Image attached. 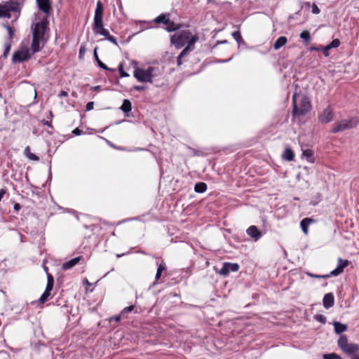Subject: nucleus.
Masks as SVG:
<instances>
[{
  "label": "nucleus",
  "instance_id": "1",
  "mask_svg": "<svg viewBox=\"0 0 359 359\" xmlns=\"http://www.w3.org/2000/svg\"><path fill=\"white\" fill-rule=\"evenodd\" d=\"M21 4L18 0H10L0 4V18H10L11 13L15 14V20H16L21 11Z\"/></svg>",
  "mask_w": 359,
  "mask_h": 359
},
{
  "label": "nucleus",
  "instance_id": "2",
  "mask_svg": "<svg viewBox=\"0 0 359 359\" xmlns=\"http://www.w3.org/2000/svg\"><path fill=\"white\" fill-rule=\"evenodd\" d=\"M158 68L155 67H149L147 69L135 67L133 76L139 81L142 83H152L153 78L158 76Z\"/></svg>",
  "mask_w": 359,
  "mask_h": 359
},
{
  "label": "nucleus",
  "instance_id": "3",
  "mask_svg": "<svg viewBox=\"0 0 359 359\" xmlns=\"http://www.w3.org/2000/svg\"><path fill=\"white\" fill-rule=\"evenodd\" d=\"M293 116H303L311 110V105L309 98L306 96H302L300 100L299 105L297 102V95L294 94L292 97Z\"/></svg>",
  "mask_w": 359,
  "mask_h": 359
},
{
  "label": "nucleus",
  "instance_id": "4",
  "mask_svg": "<svg viewBox=\"0 0 359 359\" xmlns=\"http://www.w3.org/2000/svg\"><path fill=\"white\" fill-rule=\"evenodd\" d=\"M193 36H194L189 30H180L171 36L170 41L176 48L179 49L183 47L185 44H188L189 41Z\"/></svg>",
  "mask_w": 359,
  "mask_h": 359
},
{
  "label": "nucleus",
  "instance_id": "5",
  "mask_svg": "<svg viewBox=\"0 0 359 359\" xmlns=\"http://www.w3.org/2000/svg\"><path fill=\"white\" fill-rule=\"evenodd\" d=\"M359 119L357 117H352L349 119L343 120L333 126L331 133H337L340 131L349 130L358 126Z\"/></svg>",
  "mask_w": 359,
  "mask_h": 359
},
{
  "label": "nucleus",
  "instance_id": "6",
  "mask_svg": "<svg viewBox=\"0 0 359 359\" xmlns=\"http://www.w3.org/2000/svg\"><path fill=\"white\" fill-rule=\"evenodd\" d=\"M48 28L46 21H40L36 22L32 29V36L41 38L44 39V34Z\"/></svg>",
  "mask_w": 359,
  "mask_h": 359
},
{
  "label": "nucleus",
  "instance_id": "7",
  "mask_svg": "<svg viewBox=\"0 0 359 359\" xmlns=\"http://www.w3.org/2000/svg\"><path fill=\"white\" fill-rule=\"evenodd\" d=\"M30 57L29 51L27 48L20 49L14 53L12 60L13 62H22Z\"/></svg>",
  "mask_w": 359,
  "mask_h": 359
},
{
  "label": "nucleus",
  "instance_id": "8",
  "mask_svg": "<svg viewBox=\"0 0 359 359\" xmlns=\"http://www.w3.org/2000/svg\"><path fill=\"white\" fill-rule=\"evenodd\" d=\"M103 16V5L100 1H98L96 4V8L95 11V15L93 20V24L96 25L97 27H100L102 25Z\"/></svg>",
  "mask_w": 359,
  "mask_h": 359
},
{
  "label": "nucleus",
  "instance_id": "9",
  "mask_svg": "<svg viewBox=\"0 0 359 359\" xmlns=\"http://www.w3.org/2000/svg\"><path fill=\"white\" fill-rule=\"evenodd\" d=\"M239 269V265L236 263L225 262L219 270V273L226 276L230 272H236Z\"/></svg>",
  "mask_w": 359,
  "mask_h": 359
},
{
  "label": "nucleus",
  "instance_id": "10",
  "mask_svg": "<svg viewBox=\"0 0 359 359\" xmlns=\"http://www.w3.org/2000/svg\"><path fill=\"white\" fill-rule=\"evenodd\" d=\"M334 114L330 107H327L318 116V120L322 123H328L333 120Z\"/></svg>",
  "mask_w": 359,
  "mask_h": 359
},
{
  "label": "nucleus",
  "instance_id": "11",
  "mask_svg": "<svg viewBox=\"0 0 359 359\" xmlns=\"http://www.w3.org/2000/svg\"><path fill=\"white\" fill-rule=\"evenodd\" d=\"M348 264L349 262L347 259H342L341 258H339L337 268L329 273L330 276L332 277L339 276L344 271V269L348 265Z\"/></svg>",
  "mask_w": 359,
  "mask_h": 359
},
{
  "label": "nucleus",
  "instance_id": "12",
  "mask_svg": "<svg viewBox=\"0 0 359 359\" xmlns=\"http://www.w3.org/2000/svg\"><path fill=\"white\" fill-rule=\"evenodd\" d=\"M198 36L197 35H194V36L190 39L189 43L187 46L182 50L180 53V57H185L191 51L194 49V44L198 41Z\"/></svg>",
  "mask_w": 359,
  "mask_h": 359
},
{
  "label": "nucleus",
  "instance_id": "13",
  "mask_svg": "<svg viewBox=\"0 0 359 359\" xmlns=\"http://www.w3.org/2000/svg\"><path fill=\"white\" fill-rule=\"evenodd\" d=\"M83 258L82 256H79L75 258H73L67 262H65L62 265V269L63 270H69L78 264L81 260H83Z\"/></svg>",
  "mask_w": 359,
  "mask_h": 359
},
{
  "label": "nucleus",
  "instance_id": "14",
  "mask_svg": "<svg viewBox=\"0 0 359 359\" xmlns=\"http://www.w3.org/2000/svg\"><path fill=\"white\" fill-rule=\"evenodd\" d=\"M247 234L254 239L255 241H257L262 236L261 231L257 229L256 226H250L248 228Z\"/></svg>",
  "mask_w": 359,
  "mask_h": 359
},
{
  "label": "nucleus",
  "instance_id": "15",
  "mask_svg": "<svg viewBox=\"0 0 359 359\" xmlns=\"http://www.w3.org/2000/svg\"><path fill=\"white\" fill-rule=\"evenodd\" d=\"M37 6L41 11L46 14H49L51 6L50 0H36Z\"/></svg>",
  "mask_w": 359,
  "mask_h": 359
},
{
  "label": "nucleus",
  "instance_id": "16",
  "mask_svg": "<svg viewBox=\"0 0 359 359\" xmlns=\"http://www.w3.org/2000/svg\"><path fill=\"white\" fill-rule=\"evenodd\" d=\"M334 297L332 293H327L323 297V306L325 309H330L334 306Z\"/></svg>",
  "mask_w": 359,
  "mask_h": 359
},
{
  "label": "nucleus",
  "instance_id": "17",
  "mask_svg": "<svg viewBox=\"0 0 359 359\" xmlns=\"http://www.w3.org/2000/svg\"><path fill=\"white\" fill-rule=\"evenodd\" d=\"M43 42V39L32 36V42L31 49L33 53H35L40 50L41 43Z\"/></svg>",
  "mask_w": 359,
  "mask_h": 359
},
{
  "label": "nucleus",
  "instance_id": "18",
  "mask_svg": "<svg viewBox=\"0 0 359 359\" xmlns=\"http://www.w3.org/2000/svg\"><path fill=\"white\" fill-rule=\"evenodd\" d=\"M312 222H313V220L311 218H304L303 219L301 222H300V226H301V228H302V231L304 232V233L305 235H307L308 234V231H309V226L310 224H311Z\"/></svg>",
  "mask_w": 359,
  "mask_h": 359
},
{
  "label": "nucleus",
  "instance_id": "19",
  "mask_svg": "<svg viewBox=\"0 0 359 359\" xmlns=\"http://www.w3.org/2000/svg\"><path fill=\"white\" fill-rule=\"evenodd\" d=\"M93 29L95 34H101L104 36L105 39H107L110 35L109 32L103 27V22H102V25L100 27H97L95 25L93 24Z\"/></svg>",
  "mask_w": 359,
  "mask_h": 359
},
{
  "label": "nucleus",
  "instance_id": "20",
  "mask_svg": "<svg viewBox=\"0 0 359 359\" xmlns=\"http://www.w3.org/2000/svg\"><path fill=\"white\" fill-rule=\"evenodd\" d=\"M359 351V345L357 344H348L345 349L343 351L344 353L347 354H353Z\"/></svg>",
  "mask_w": 359,
  "mask_h": 359
},
{
  "label": "nucleus",
  "instance_id": "21",
  "mask_svg": "<svg viewBox=\"0 0 359 359\" xmlns=\"http://www.w3.org/2000/svg\"><path fill=\"white\" fill-rule=\"evenodd\" d=\"M287 42V39L285 36H280L276 39L273 43V48L277 50L285 46Z\"/></svg>",
  "mask_w": 359,
  "mask_h": 359
},
{
  "label": "nucleus",
  "instance_id": "22",
  "mask_svg": "<svg viewBox=\"0 0 359 359\" xmlns=\"http://www.w3.org/2000/svg\"><path fill=\"white\" fill-rule=\"evenodd\" d=\"M334 332L339 334H341L344 332H346L348 329V327L345 324H342L339 322H334L333 323Z\"/></svg>",
  "mask_w": 359,
  "mask_h": 359
},
{
  "label": "nucleus",
  "instance_id": "23",
  "mask_svg": "<svg viewBox=\"0 0 359 359\" xmlns=\"http://www.w3.org/2000/svg\"><path fill=\"white\" fill-rule=\"evenodd\" d=\"M169 15H170L168 13L161 14L154 20V22L155 23H163L166 25L170 20Z\"/></svg>",
  "mask_w": 359,
  "mask_h": 359
},
{
  "label": "nucleus",
  "instance_id": "24",
  "mask_svg": "<svg viewBox=\"0 0 359 359\" xmlns=\"http://www.w3.org/2000/svg\"><path fill=\"white\" fill-rule=\"evenodd\" d=\"M348 344L347 337L345 334L340 335L337 341V344L342 351L345 349Z\"/></svg>",
  "mask_w": 359,
  "mask_h": 359
},
{
  "label": "nucleus",
  "instance_id": "25",
  "mask_svg": "<svg viewBox=\"0 0 359 359\" xmlns=\"http://www.w3.org/2000/svg\"><path fill=\"white\" fill-rule=\"evenodd\" d=\"M93 55H94V57H95V60L97 64V65L102 69H104V70H109V71H112V69H111L110 68H109L105 64H104L101 60L100 59H99V57L97 55V48L94 50V53H93Z\"/></svg>",
  "mask_w": 359,
  "mask_h": 359
},
{
  "label": "nucleus",
  "instance_id": "26",
  "mask_svg": "<svg viewBox=\"0 0 359 359\" xmlns=\"http://www.w3.org/2000/svg\"><path fill=\"white\" fill-rule=\"evenodd\" d=\"M120 109L124 113L130 112L132 109V104H131L130 101L129 100H124Z\"/></svg>",
  "mask_w": 359,
  "mask_h": 359
},
{
  "label": "nucleus",
  "instance_id": "27",
  "mask_svg": "<svg viewBox=\"0 0 359 359\" xmlns=\"http://www.w3.org/2000/svg\"><path fill=\"white\" fill-rule=\"evenodd\" d=\"M194 190L196 193H204L207 190V185L204 182L196 183L194 187Z\"/></svg>",
  "mask_w": 359,
  "mask_h": 359
},
{
  "label": "nucleus",
  "instance_id": "28",
  "mask_svg": "<svg viewBox=\"0 0 359 359\" xmlns=\"http://www.w3.org/2000/svg\"><path fill=\"white\" fill-rule=\"evenodd\" d=\"M294 153L292 149L287 148L284 151V153L283 154V158L288 161H291L294 159Z\"/></svg>",
  "mask_w": 359,
  "mask_h": 359
},
{
  "label": "nucleus",
  "instance_id": "29",
  "mask_svg": "<svg viewBox=\"0 0 359 359\" xmlns=\"http://www.w3.org/2000/svg\"><path fill=\"white\" fill-rule=\"evenodd\" d=\"M302 154L306 158L307 161L310 163L314 162L313 152L311 149L304 150Z\"/></svg>",
  "mask_w": 359,
  "mask_h": 359
},
{
  "label": "nucleus",
  "instance_id": "30",
  "mask_svg": "<svg viewBox=\"0 0 359 359\" xmlns=\"http://www.w3.org/2000/svg\"><path fill=\"white\" fill-rule=\"evenodd\" d=\"M166 30L169 32H174L181 27V25L175 24L174 22L168 21L166 24Z\"/></svg>",
  "mask_w": 359,
  "mask_h": 359
},
{
  "label": "nucleus",
  "instance_id": "31",
  "mask_svg": "<svg viewBox=\"0 0 359 359\" xmlns=\"http://www.w3.org/2000/svg\"><path fill=\"white\" fill-rule=\"evenodd\" d=\"M165 270H166L165 264L164 262H161L157 269V271H156V276H155L156 281H157L158 280L160 279L162 272Z\"/></svg>",
  "mask_w": 359,
  "mask_h": 359
},
{
  "label": "nucleus",
  "instance_id": "32",
  "mask_svg": "<svg viewBox=\"0 0 359 359\" xmlns=\"http://www.w3.org/2000/svg\"><path fill=\"white\" fill-rule=\"evenodd\" d=\"M25 153L27 156V157L31 160H33V161H39V158L36 156L35 154H32L31 151H30V148L29 147H27L25 149Z\"/></svg>",
  "mask_w": 359,
  "mask_h": 359
},
{
  "label": "nucleus",
  "instance_id": "33",
  "mask_svg": "<svg viewBox=\"0 0 359 359\" xmlns=\"http://www.w3.org/2000/svg\"><path fill=\"white\" fill-rule=\"evenodd\" d=\"M231 35L238 44L245 43L239 31L233 32Z\"/></svg>",
  "mask_w": 359,
  "mask_h": 359
},
{
  "label": "nucleus",
  "instance_id": "34",
  "mask_svg": "<svg viewBox=\"0 0 359 359\" xmlns=\"http://www.w3.org/2000/svg\"><path fill=\"white\" fill-rule=\"evenodd\" d=\"M53 283H54V280H53V276L51 275L48 274V282H47V285H46L45 291L50 292V291L53 290Z\"/></svg>",
  "mask_w": 359,
  "mask_h": 359
},
{
  "label": "nucleus",
  "instance_id": "35",
  "mask_svg": "<svg viewBox=\"0 0 359 359\" xmlns=\"http://www.w3.org/2000/svg\"><path fill=\"white\" fill-rule=\"evenodd\" d=\"M323 359H342L341 357L335 353H325L323 355Z\"/></svg>",
  "mask_w": 359,
  "mask_h": 359
},
{
  "label": "nucleus",
  "instance_id": "36",
  "mask_svg": "<svg viewBox=\"0 0 359 359\" xmlns=\"http://www.w3.org/2000/svg\"><path fill=\"white\" fill-rule=\"evenodd\" d=\"M300 38L308 43L311 39V35L309 31L304 30L300 34Z\"/></svg>",
  "mask_w": 359,
  "mask_h": 359
},
{
  "label": "nucleus",
  "instance_id": "37",
  "mask_svg": "<svg viewBox=\"0 0 359 359\" xmlns=\"http://www.w3.org/2000/svg\"><path fill=\"white\" fill-rule=\"evenodd\" d=\"M50 292L44 291L39 299V303L43 304L44 302H46V300L48 299V298L50 297Z\"/></svg>",
  "mask_w": 359,
  "mask_h": 359
},
{
  "label": "nucleus",
  "instance_id": "38",
  "mask_svg": "<svg viewBox=\"0 0 359 359\" xmlns=\"http://www.w3.org/2000/svg\"><path fill=\"white\" fill-rule=\"evenodd\" d=\"M340 41L338 39H335L332 40V42L330 43L327 46L330 49H332L339 47L340 46Z\"/></svg>",
  "mask_w": 359,
  "mask_h": 359
},
{
  "label": "nucleus",
  "instance_id": "39",
  "mask_svg": "<svg viewBox=\"0 0 359 359\" xmlns=\"http://www.w3.org/2000/svg\"><path fill=\"white\" fill-rule=\"evenodd\" d=\"M118 69V72H119L121 77H128V76H129V74L128 73H126L123 70V63H120L119 64Z\"/></svg>",
  "mask_w": 359,
  "mask_h": 359
},
{
  "label": "nucleus",
  "instance_id": "40",
  "mask_svg": "<svg viewBox=\"0 0 359 359\" xmlns=\"http://www.w3.org/2000/svg\"><path fill=\"white\" fill-rule=\"evenodd\" d=\"M306 274L310 276V277H312V278H330V274H325V275H317V274H313L311 273H306Z\"/></svg>",
  "mask_w": 359,
  "mask_h": 359
},
{
  "label": "nucleus",
  "instance_id": "41",
  "mask_svg": "<svg viewBox=\"0 0 359 359\" xmlns=\"http://www.w3.org/2000/svg\"><path fill=\"white\" fill-rule=\"evenodd\" d=\"M4 27L7 29L9 39H12L14 36V29L8 25H4Z\"/></svg>",
  "mask_w": 359,
  "mask_h": 359
},
{
  "label": "nucleus",
  "instance_id": "42",
  "mask_svg": "<svg viewBox=\"0 0 359 359\" xmlns=\"http://www.w3.org/2000/svg\"><path fill=\"white\" fill-rule=\"evenodd\" d=\"M10 50H11V43H6L5 47H4V54H3V56L4 57H7Z\"/></svg>",
  "mask_w": 359,
  "mask_h": 359
},
{
  "label": "nucleus",
  "instance_id": "43",
  "mask_svg": "<svg viewBox=\"0 0 359 359\" xmlns=\"http://www.w3.org/2000/svg\"><path fill=\"white\" fill-rule=\"evenodd\" d=\"M315 319L318 321V322H320L321 323H323L325 324L326 323V318L323 316V315H316L315 316Z\"/></svg>",
  "mask_w": 359,
  "mask_h": 359
},
{
  "label": "nucleus",
  "instance_id": "44",
  "mask_svg": "<svg viewBox=\"0 0 359 359\" xmlns=\"http://www.w3.org/2000/svg\"><path fill=\"white\" fill-rule=\"evenodd\" d=\"M330 50V48L328 47V46H320V50L323 51L324 55L325 57H328L329 56V50Z\"/></svg>",
  "mask_w": 359,
  "mask_h": 359
},
{
  "label": "nucleus",
  "instance_id": "45",
  "mask_svg": "<svg viewBox=\"0 0 359 359\" xmlns=\"http://www.w3.org/2000/svg\"><path fill=\"white\" fill-rule=\"evenodd\" d=\"M320 9L316 4H313L312 5V13L314 14H318L320 13Z\"/></svg>",
  "mask_w": 359,
  "mask_h": 359
},
{
  "label": "nucleus",
  "instance_id": "46",
  "mask_svg": "<svg viewBox=\"0 0 359 359\" xmlns=\"http://www.w3.org/2000/svg\"><path fill=\"white\" fill-rule=\"evenodd\" d=\"M134 309V306L131 305V306H127L126 308H124L121 312V314H124L125 313H127V312H130L133 310Z\"/></svg>",
  "mask_w": 359,
  "mask_h": 359
},
{
  "label": "nucleus",
  "instance_id": "47",
  "mask_svg": "<svg viewBox=\"0 0 359 359\" xmlns=\"http://www.w3.org/2000/svg\"><path fill=\"white\" fill-rule=\"evenodd\" d=\"M94 107V102H89L87 103L86 106V111H90L93 109Z\"/></svg>",
  "mask_w": 359,
  "mask_h": 359
},
{
  "label": "nucleus",
  "instance_id": "48",
  "mask_svg": "<svg viewBox=\"0 0 359 359\" xmlns=\"http://www.w3.org/2000/svg\"><path fill=\"white\" fill-rule=\"evenodd\" d=\"M106 39L109 41L110 42L113 43L115 45H118L116 39H115V37H114L111 34Z\"/></svg>",
  "mask_w": 359,
  "mask_h": 359
},
{
  "label": "nucleus",
  "instance_id": "49",
  "mask_svg": "<svg viewBox=\"0 0 359 359\" xmlns=\"http://www.w3.org/2000/svg\"><path fill=\"white\" fill-rule=\"evenodd\" d=\"M133 89L136 91H142L146 89V87L144 86H134Z\"/></svg>",
  "mask_w": 359,
  "mask_h": 359
},
{
  "label": "nucleus",
  "instance_id": "50",
  "mask_svg": "<svg viewBox=\"0 0 359 359\" xmlns=\"http://www.w3.org/2000/svg\"><path fill=\"white\" fill-rule=\"evenodd\" d=\"M82 130H81L79 128H75L73 131H72V133L75 135H80L82 134Z\"/></svg>",
  "mask_w": 359,
  "mask_h": 359
},
{
  "label": "nucleus",
  "instance_id": "51",
  "mask_svg": "<svg viewBox=\"0 0 359 359\" xmlns=\"http://www.w3.org/2000/svg\"><path fill=\"white\" fill-rule=\"evenodd\" d=\"M121 320V316H112L110 318V321H115V322H119Z\"/></svg>",
  "mask_w": 359,
  "mask_h": 359
},
{
  "label": "nucleus",
  "instance_id": "52",
  "mask_svg": "<svg viewBox=\"0 0 359 359\" xmlns=\"http://www.w3.org/2000/svg\"><path fill=\"white\" fill-rule=\"evenodd\" d=\"M182 58H183V57H180V55H178L177 60L178 66H180L182 64Z\"/></svg>",
  "mask_w": 359,
  "mask_h": 359
},
{
  "label": "nucleus",
  "instance_id": "53",
  "mask_svg": "<svg viewBox=\"0 0 359 359\" xmlns=\"http://www.w3.org/2000/svg\"><path fill=\"white\" fill-rule=\"evenodd\" d=\"M68 95V93L66 92V91H64V90H62L60 94H59V96L60 97H67Z\"/></svg>",
  "mask_w": 359,
  "mask_h": 359
},
{
  "label": "nucleus",
  "instance_id": "54",
  "mask_svg": "<svg viewBox=\"0 0 359 359\" xmlns=\"http://www.w3.org/2000/svg\"><path fill=\"white\" fill-rule=\"evenodd\" d=\"M85 52V48L84 46H81L79 49V55L81 56L82 54H83Z\"/></svg>",
  "mask_w": 359,
  "mask_h": 359
},
{
  "label": "nucleus",
  "instance_id": "55",
  "mask_svg": "<svg viewBox=\"0 0 359 359\" xmlns=\"http://www.w3.org/2000/svg\"><path fill=\"white\" fill-rule=\"evenodd\" d=\"M310 50L311 51H317V50H320V47H315V46H312L310 48Z\"/></svg>",
  "mask_w": 359,
  "mask_h": 359
},
{
  "label": "nucleus",
  "instance_id": "56",
  "mask_svg": "<svg viewBox=\"0 0 359 359\" xmlns=\"http://www.w3.org/2000/svg\"><path fill=\"white\" fill-rule=\"evenodd\" d=\"M20 208H21V206H20V205L19 203H15L14 205V209L16 211H18L20 209Z\"/></svg>",
  "mask_w": 359,
  "mask_h": 359
},
{
  "label": "nucleus",
  "instance_id": "57",
  "mask_svg": "<svg viewBox=\"0 0 359 359\" xmlns=\"http://www.w3.org/2000/svg\"><path fill=\"white\" fill-rule=\"evenodd\" d=\"M351 359H359V353L358 354H353L351 356Z\"/></svg>",
  "mask_w": 359,
  "mask_h": 359
},
{
  "label": "nucleus",
  "instance_id": "58",
  "mask_svg": "<svg viewBox=\"0 0 359 359\" xmlns=\"http://www.w3.org/2000/svg\"><path fill=\"white\" fill-rule=\"evenodd\" d=\"M100 86H94L93 88H92V89L93 90H100Z\"/></svg>",
  "mask_w": 359,
  "mask_h": 359
},
{
  "label": "nucleus",
  "instance_id": "59",
  "mask_svg": "<svg viewBox=\"0 0 359 359\" xmlns=\"http://www.w3.org/2000/svg\"><path fill=\"white\" fill-rule=\"evenodd\" d=\"M46 125H48V126H51L50 123L48 121H46L45 123Z\"/></svg>",
  "mask_w": 359,
  "mask_h": 359
},
{
  "label": "nucleus",
  "instance_id": "60",
  "mask_svg": "<svg viewBox=\"0 0 359 359\" xmlns=\"http://www.w3.org/2000/svg\"><path fill=\"white\" fill-rule=\"evenodd\" d=\"M231 58H232V57L229 58V59H228V60H223L222 62H229V61H230V60H231Z\"/></svg>",
  "mask_w": 359,
  "mask_h": 359
},
{
  "label": "nucleus",
  "instance_id": "61",
  "mask_svg": "<svg viewBox=\"0 0 359 359\" xmlns=\"http://www.w3.org/2000/svg\"><path fill=\"white\" fill-rule=\"evenodd\" d=\"M220 43H227V41L224 40V41H221Z\"/></svg>",
  "mask_w": 359,
  "mask_h": 359
}]
</instances>
